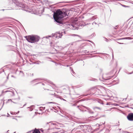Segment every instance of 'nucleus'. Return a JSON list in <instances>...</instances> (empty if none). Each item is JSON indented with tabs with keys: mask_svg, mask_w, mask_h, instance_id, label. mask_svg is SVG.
Returning <instances> with one entry per match:
<instances>
[{
	"mask_svg": "<svg viewBox=\"0 0 133 133\" xmlns=\"http://www.w3.org/2000/svg\"><path fill=\"white\" fill-rule=\"evenodd\" d=\"M68 11L63 12L60 10H57L56 12H54L53 17L55 21L60 24L62 23V19L64 17L69 16Z\"/></svg>",
	"mask_w": 133,
	"mask_h": 133,
	"instance_id": "nucleus-1",
	"label": "nucleus"
},
{
	"mask_svg": "<svg viewBox=\"0 0 133 133\" xmlns=\"http://www.w3.org/2000/svg\"><path fill=\"white\" fill-rule=\"evenodd\" d=\"M25 37L28 42L31 43H35L38 42L40 38L39 36L35 35L26 36Z\"/></svg>",
	"mask_w": 133,
	"mask_h": 133,
	"instance_id": "nucleus-2",
	"label": "nucleus"
},
{
	"mask_svg": "<svg viewBox=\"0 0 133 133\" xmlns=\"http://www.w3.org/2000/svg\"><path fill=\"white\" fill-rule=\"evenodd\" d=\"M81 22L80 18L78 17H76L74 19L72 24L70 25V27L72 29H76V26L81 25Z\"/></svg>",
	"mask_w": 133,
	"mask_h": 133,
	"instance_id": "nucleus-3",
	"label": "nucleus"
},
{
	"mask_svg": "<svg viewBox=\"0 0 133 133\" xmlns=\"http://www.w3.org/2000/svg\"><path fill=\"white\" fill-rule=\"evenodd\" d=\"M62 36V34L61 33L60 34L59 32H57L54 35L52 34V35H51V36H48L44 37V38H47L49 37H55L56 38L58 39L59 38H61Z\"/></svg>",
	"mask_w": 133,
	"mask_h": 133,
	"instance_id": "nucleus-4",
	"label": "nucleus"
},
{
	"mask_svg": "<svg viewBox=\"0 0 133 133\" xmlns=\"http://www.w3.org/2000/svg\"><path fill=\"white\" fill-rule=\"evenodd\" d=\"M128 120L130 121H133V113L129 114L127 116Z\"/></svg>",
	"mask_w": 133,
	"mask_h": 133,
	"instance_id": "nucleus-5",
	"label": "nucleus"
},
{
	"mask_svg": "<svg viewBox=\"0 0 133 133\" xmlns=\"http://www.w3.org/2000/svg\"><path fill=\"white\" fill-rule=\"evenodd\" d=\"M32 133H40L39 131L38 130H35L34 131H31Z\"/></svg>",
	"mask_w": 133,
	"mask_h": 133,
	"instance_id": "nucleus-6",
	"label": "nucleus"
},
{
	"mask_svg": "<svg viewBox=\"0 0 133 133\" xmlns=\"http://www.w3.org/2000/svg\"><path fill=\"white\" fill-rule=\"evenodd\" d=\"M97 17L96 16H93L91 17V18H90L89 19L90 20H93L96 18Z\"/></svg>",
	"mask_w": 133,
	"mask_h": 133,
	"instance_id": "nucleus-7",
	"label": "nucleus"
},
{
	"mask_svg": "<svg viewBox=\"0 0 133 133\" xmlns=\"http://www.w3.org/2000/svg\"><path fill=\"white\" fill-rule=\"evenodd\" d=\"M8 92H10V93H13V92L12 91H10V90H7V91H3L2 92V94L3 93H6Z\"/></svg>",
	"mask_w": 133,
	"mask_h": 133,
	"instance_id": "nucleus-8",
	"label": "nucleus"
},
{
	"mask_svg": "<svg viewBox=\"0 0 133 133\" xmlns=\"http://www.w3.org/2000/svg\"><path fill=\"white\" fill-rule=\"evenodd\" d=\"M98 109L99 110H101V109L99 108H98L97 107H95L94 108V110H95L96 109Z\"/></svg>",
	"mask_w": 133,
	"mask_h": 133,
	"instance_id": "nucleus-9",
	"label": "nucleus"
},
{
	"mask_svg": "<svg viewBox=\"0 0 133 133\" xmlns=\"http://www.w3.org/2000/svg\"><path fill=\"white\" fill-rule=\"evenodd\" d=\"M76 42H73L71 43V45H75L76 44Z\"/></svg>",
	"mask_w": 133,
	"mask_h": 133,
	"instance_id": "nucleus-10",
	"label": "nucleus"
},
{
	"mask_svg": "<svg viewBox=\"0 0 133 133\" xmlns=\"http://www.w3.org/2000/svg\"><path fill=\"white\" fill-rule=\"evenodd\" d=\"M51 124L52 126V125L56 126V124L55 123H51Z\"/></svg>",
	"mask_w": 133,
	"mask_h": 133,
	"instance_id": "nucleus-11",
	"label": "nucleus"
},
{
	"mask_svg": "<svg viewBox=\"0 0 133 133\" xmlns=\"http://www.w3.org/2000/svg\"><path fill=\"white\" fill-rule=\"evenodd\" d=\"M32 107H33V106H31V107H30V108H31V109L30 110V111H32L33 110V108H32Z\"/></svg>",
	"mask_w": 133,
	"mask_h": 133,
	"instance_id": "nucleus-12",
	"label": "nucleus"
},
{
	"mask_svg": "<svg viewBox=\"0 0 133 133\" xmlns=\"http://www.w3.org/2000/svg\"><path fill=\"white\" fill-rule=\"evenodd\" d=\"M97 23L96 22H94L92 23V24L93 25H94V24H96Z\"/></svg>",
	"mask_w": 133,
	"mask_h": 133,
	"instance_id": "nucleus-13",
	"label": "nucleus"
},
{
	"mask_svg": "<svg viewBox=\"0 0 133 133\" xmlns=\"http://www.w3.org/2000/svg\"><path fill=\"white\" fill-rule=\"evenodd\" d=\"M15 112L14 113V114H15ZM11 114L12 115H14V112H11Z\"/></svg>",
	"mask_w": 133,
	"mask_h": 133,
	"instance_id": "nucleus-14",
	"label": "nucleus"
},
{
	"mask_svg": "<svg viewBox=\"0 0 133 133\" xmlns=\"http://www.w3.org/2000/svg\"><path fill=\"white\" fill-rule=\"evenodd\" d=\"M8 101H11V102H12L13 103H15L14 102H12L11 100V99H8Z\"/></svg>",
	"mask_w": 133,
	"mask_h": 133,
	"instance_id": "nucleus-15",
	"label": "nucleus"
},
{
	"mask_svg": "<svg viewBox=\"0 0 133 133\" xmlns=\"http://www.w3.org/2000/svg\"><path fill=\"white\" fill-rule=\"evenodd\" d=\"M54 89H56V87L55 86H54Z\"/></svg>",
	"mask_w": 133,
	"mask_h": 133,
	"instance_id": "nucleus-16",
	"label": "nucleus"
},
{
	"mask_svg": "<svg viewBox=\"0 0 133 133\" xmlns=\"http://www.w3.org/2000/svg\"><path fill=\"white\" fill-rule=\"evenodd\" d=\"M8 115L7 116V117H9V116L10 115L8 114Z\"/></svg>",
	"mask_w": 133,
	"mask_h": 133,
	"instance_id": "nucleus-17",
	"label": "nucleus"
},
{
	"mask_svg": "<svg viewBox=\"0 0 133 133\" xmlns=\"http://www.w3.org/2000/svg\"><path fill=\"white\" fill-rule=\"evenodd\" d=\"M119 44H123V43H118Z\"/></svg>",
	"mask_w": 133,
	"mask_h": 133,
	"instance_id": "nucleus-18",
	"label": "nucleus"
},
{
	"mask_svg": "<svg viewBox=\"0 0 133 133\" xmlns=\"http://www.w3.org/2000/svg\"><path fill=\"white\" fill-rule=\"evenodd\" d=\"M53 103L52 102H49L48 103Z\"/></svg>",
	"mask_w": 133,
	"mask_h": 133,
	"instance_id": "nucleus-19",
	"label": "nucleus"
},
{
	"mask_svg": "<svg viewBox=\"0 0 133 133\" xmlns=\"http://www.w3.org/2000/svg\"><path fill=\"white\" fill-rule=\"evenodd\" d=\"M131 3L132 4H133V2H131Z\"/></svg>",
	"mask_w": 133,
	"mask_h": 133,
	"instance_id": "nucleus-20",
	"label": "nucleus"
},
{
	"mask_svg": "<svg viewBox=\"0 0 133 133\" xmlns=\"http://www.w3.org/2000/svg\"><path fill=\"white\" fill-rule=\"evenodd\" d=\"M2 95V94L1 95H0V97Z\"/></svg>",
	"mask_w": 133,
	"mask_h": 133,
	"instance_id": "nucleus-21",
	"label": "nucleus"
},
{
	"mask_svg": "<svg viewBox=\"0 0 133 133\" xmlns=\"http://www.w3.org/2000/svg\"><path fill=\"white\" fill-rule=\"evenodd\" d=\"M126 39V38H123L122 39Z\"/></svg>",
	"mask_w": 133,
	"mask_h": 133,
	"instance_id": "nucleus-22",
	"label": "nucleus"
},
{
	"mask_svg": "<svg viewBox=\"0 0 133 133\" xmlns=\"http://www.w3.org/2000/svg\"><path fill=\"white\" fill-rule=\"evenodd\" d=\"M63 99V100L64 101H65V99Z\"/></svg>",
	"mask_w": 133,
	"mask_h": 133,
	"instance_id": "nucleus-23",
	"label": "nucleus"
},
{
	"mask_svg": "<svg viewBox=\"0 0 133 133\" xmlns=\"http://www.w3.org/2000/svg\"><path fill=\"white\" fill-rule=\"evenodd\" d=\"M121 129H119V130H120Z\"/></svg>",
	"mask_w": 133,
	"mask_h": 133,
	"instance_id": "nucleus-24",
	"label": "nucleus"
}]
</instances>
